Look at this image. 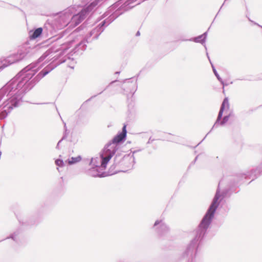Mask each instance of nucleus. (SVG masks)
<instances>
[{"label":"nucleus","instance_id":"obj_6","mask_svg":"<svg viewBox=\"0 0 262 262\" xmlns=\"http://www.w3.org/2000/svg\"><path fill=\"white\" fill-rule=\"evenodd\" d=\"M102 0H96L92 2L86 9L82 10L79 13L74 15L71 18V23L74 26L79 24L85 18L86 14L93 9Z\"/></svg>","mask_w":262,"mask_h":262},{"label":"nucleus","instance_id":"obj_23","mask_svg":"<svg viewBox=\"0 0 262 262\" xmlns=\"http://www.w3.org/2000/svg\"><path fill=\"white\" fill-rule=\"evenodd\" d=\"M254 24L255 25H257L258 26H259V27L261 28H262V26L259 25V24H258L257 23H255V22H253Z\"/></svg>","mask_w":262,"mask_h":262},{"label":"nucleus","instance_id":"obj_20","mask_svg":"<svg viewBox=\"0 0 262 262\" xmlns=\"http://www.w3.org/2000/svg\"><path fill=\"white\" fill-rule=\"evenodd\" d=\"M67 49H68V48H65L64 47H62V51L59 53V55L60 56H61L62 55H63L64 54H65L66 51L67 50ZM57 55H58V54Z\"/></svg>","mask_w":262,"mask_h":262},{"label":"nucleus","instance_id":"obj_24","mask_svg":"<svg viewBox=\"0 0 262 262\" xmlns=\"http://www.w3.org/2000/svg\"><path fill=\"white\" fill-rule=\"evenodd\" d=\"M61 140H60V141L58 142V143H57V147H56L57 148H59V144H60V143L61 142Z\"/></svg>","mask_w":262,"mask_h":262},{"label":"nucleus","instance_id":"obj_4","mask_svg":"<svg viewBox=\"0 0 262 262\" xmlns=\"http://www.w3.org/2000/svg\"><path fill=\"white\" fill-rule=\"evenodd\" d=\"M126 133V125H124L122 131L114 138L112 142L107 144L102 151L112 158L118 149V144L125 140Z\"/></svg>","mask_w":262,"mask_h":262},{"label":"nucleus","instance_id":"obj_15","mask_svg":"<svg viewBox=\"0 0 262 262\" xmlns=\"http://www.w3.org/2000/svg\"><path fill=\"white\" fill-rule=\"evenodd\" d=\"M74 8L71 7L65 11V12L64 13V15H65V17L67 18L66 23H67L69 21V19L71 17L72 14L74 12Z\"/></svg>","mask_w":262,"mask_h":262},{"label":"nucleus","instance_id":"obj_9","mask_svg":"<svg viewBox=\"0 0 262 262\" xmlns=\"http://www.w3.org/2000/svg\"><path fill=\"white\" fill-rule=\"evenodd\" d=\"M123 164L125 165L128 168H133L135 164V157L134 154H130L124 156L122 161Z\"/></svg>","mask_w":262,"mask_h":262},{"label":"nucleus","instance_id":"obj_17","mask_svg":"<svg viewBox=\"0 0 262 262\" xmlns=\"http://www.w3.org/2000/svg\"><path fill=\"white\" fill-rule=\"evenodd\" d=\"M81 158L80 156H78L75 158L72 157V158H71V160H69L68 162H69V164H72L76 163L78 162H79L81 160Z\"/></svg>","mask_w":262,"mask_h":262},{"label":"nucleus","instance_id":"obj_10","mask_svg":"<svg viewBox=\"0 0 262 262\" xmlns=\"http://www.w3.org/2000/svg\"><path fill=\"white\" fill-rule=\"evenodd\" d=\"M56 56L57 55H55L53 56V55L51 54L50 51H48L39 58L37 64L43 61H44V63L48 62L53 58H55L53 61L56 60L59 58V57L55 58Z\"/></svg>","mask_w":262,"mask_h":262},{"label":"nucleus","instance_id":"obj_21","mask_svg":"<svg viewBox=\"0 0 262 262\" xmlns=\"http://www.w3.org/2000/svg\"><path fill=\"white\" fill-rule=\"evenodd\" d=\"M201 35L203 36L202 38H203V39H204V41L205 42V40H206V37H207V32H205L204 33H203V34H202Z\"/></svg>","mask_w":262,"mask_h":262},{"label":"nucleus","instance_id":"obj_3","mask_svg":"<svg viewBox=\"0 0 262 262\" xmlns=\"http://www.w3.org/2000/svg\"><path fill=\"white\" fill-rule=\"evenodd\" d=\"M111 158L102 151L99 157L92 158L90 163L91 168L88 171V174L94 177L106 176L104 170Z\"/></svg>","mask_w":262,"mask_h":262},{"label":"nucleus","instance_id":"obj_29","mask_svg":"<svg viewBox=\"0 0 262 262\" xmlns=\"http://www.w3.org/2000/svg\"><path fill=\"white\" fill-rule=\"evenodd\" d=\"M207 55H208V54H207ZM208 56V58L209 59V56H208V55H207Z\"/></svg>","mask_w":262,"mask_h":262},{"label":"nucleus","instance_id":"obj_27","mask_svg":"<svg viewBox=\"0 0 262 262\" xmlns=\"http://www.w3.org/2000/svg\"><path fill=\"white\" fill-rule=\"evenodd\" d=\"M224 3H225V2ZM223 5H224V4H223V5H222L221 7H223Z\"/></svg>","mask_w":262,"mask_h":262},{"label":"nucleus","instance_id":"obj_16","mask_svg":"<svg viewBox=\"0 0 262 262\" xmlns=\"http://www.w3.org/2000/svg\"><path fill=\"white\" fill-rule=\"evenodd\" d=\"M159 226L160 227H163V223L162 220H157L154 224V228H155V230L157 231V232H159Z\"/></svg>","mask_w":262,"mask_h":262},{"label":"nucleus","instance_id":"obj_28","mask_svg":"<svg viewBox=\"0 0 262 262\" xmlns=\"http://www.w3.org/2000/svg\"><path fill=\"white\" fill-rule=\"evenodd\" d=\"M224 3H225V2ZM223 5H224V4H223V5H222L221 7H223Z\"/></svg>","mask_w":262,"mask_h":262},{"label":"nucleus","instance_id":"obj_25","mask_svg":"<svg viewBox=\"0 0 262 262\" xmlns=\"http://www.w3.org/2000/svg\"><path fill=\"white\" fill-rule=\"evenodd\" d=\"M139 34H140L139 32H138L137 33V35H139Z\"/></svg>","mask_w":262,"mask_h":262},{"label":"nucleus","instance_id":"obj_2","mask_svg":"<svg viewBox=\"0 0 262 262\" xmlns=\"http://www.w3.org/2000/svg\"><path fill=\"white\" fill-rule=\"evenodd\" d=\"M221 184V182L219 184L218 188L209 208L195 231L194 238L187 245L182 255V257L184 259H186L187 262H194V260L196 256L199 242L205 235L214 217L217 207L224 198V196L220 192Z\"/></svg>","mask_w":262,"mask_h":262},{"label":"nucleus","instance_id":"obj_1","mask_svg":"<svg viewBox=\"0 0 262 262\" xmlns=\"http://www.w3.org/2000/svg\"><path fill=\"white\" fill-rule=\"evenodd\" d=\"M30 65L22 70L16 78L6 84L0 92V101L5 94L7 93L8 100L0 107V119L5 118L14 107L17 106L20 103L22 95L30 90L34 85V79L31 80L37 72Z\"/></svg>","mask_w":262,"mask_h":262},{"label":"nucleus","instance_id":"obj_22","mask_svg":"<svg viewBox=\"0 0 262 262\" xmlns=\"http://www.w3.org/2000/svg\"><path fill=\"white\" fill-rule=\"evenodd\" d=\"M66 61L65 59H63V60H59L58 61V63L57 64H60V63H61L63 62H64Z\"/></svg>","mask_w":262,"mask_h":262},{"label":"nucleus","instance_id":"obj_8","mask_svg":"<svg viewBox=\"0 0 262 262\" xmlns=\"http://www.w3.org/2000/svg\"><path fill=\"white\" fill-rule=\"evenodd\" d=\"M260 172L259 169H256L252 170L251 171H248L245 173H241L239 174V176L241 178H245V179H252L253 180L257 176L260 175Z\"/></svg>","mask_w":262,"mask_h":262},{"label":"nucleus","instance_id":"obj_7","mask_svg":"<svg viewBox=\"0 0 262 262\" xmlns=\"http://www.w3.org/2000/svg\"><path fill=\"white\" fill-rule=\"evenodd\" d=\"M26 54L24 52H19L17 54L11 55L3 61V67L5 68L11 64L18 62L25 58Z\"/></svg>","mask_w":262,"mask_h":262},{"label":"nucleus","instance_id":"obj_26","mask_svg":"<svg viewBox=\"0 0 262 262\" xmlns=\"http://www.w3.org/2000/svg\"><path fill=\"white\" fill-rule=\"evenodd\" d=\"M224 3H225V2ZM223 5H224V4H223V5H222L221 7H223Z\"/></svg>","mask_w":262,"mask_h":262},{"label":"nucleus","instance_id":"obj_13","mask_svg":"<svg viewBox=\"0 0 262 262\" xmlns=\"http://www.w3.org/2000/svg\"><path fill=\"white\" fill-rule=\"evenodd\" d=\"M104 23H105V21H103V24L101 25V26L100 27H99L98 28L95 29L91 32V35L94 34L95 32L97 31V32L96 34H95L94 38H97L98 36L101 34V33L102 32H103V29L102 27L104 25Z\"/></svg>","mask_w":262,"mask_h":262},{"label":"nucleus","instance_id":"obj_11","mask_svg":"<svg viewBox=\"0 0 262 262\" xmlns=\"http://www.w3.org/2000/svg\"><path fill=\"white\" fill-rule=\"evenodd\" d=\"M42 32V29L41 28H38L34 31H30L29 32L30 38L31 39H34L38 37Z\"/></svg>","mask_w":262,"mask_h":262},{"label":"nucleus","instance_id":"obj_5","mask_svg":"<svg viewBox=\"0 0 262 262\" xmlns=\"http://www.w3.org/2000/svg\"><path fill=\"white\" fill-rule=\"evenodd\" d=\"M229 103L227 98L224 99L221 105L217 119L213 127H216L219 125H224L231 116L232 113L229 111Z\"/></svg>","mask_w":262,"mask_h":262},{"label":"nucleus","instance_id":"obj_30","mask_svg":"<svg viewBox=\"0 0 262 262\" xmlns=\"http://www.w3.org/2000/svg\"><path fill=\"white\" fill-rule=\"evenodd\" d=\"M214 127H212V129H210V131H212V129Z\"/></svg>","mask_w":262,"mask_h":262},{"label":"nucleus","instance_id":"obj_12","mask_svg":"<svg viewBox=\"0 0 262 262\" xmlns=\"http://www.w3.org/2000/svg\"><path fill=\"white\" fill-rule=\"evenodd\" d=\"M202 36H203L199 35V36H198L197 37H194V38H190L189 39H181V41H194V42H199V43H201L202 44H203V43H205V42L204 41V39H203V38H202Z\"/></svg>","mask_w":262,"mask_h":262},{"label":"nucleus","instance_id":"obj_18","mask_svg":"<svg viewBox=\"0 0 262 262\" xmlns=\"http://www.w3.org/2000/svg\"><path fill=\"white\" fill-rule=\"evenodd\" d=\"M212 68L213 71V73L217 79L221 82V83L223 84V86H224V83L223 81L222 80V78L220 77V75L217 73L216 70H215V68L213 67V66L212 64Z\"/></svg>","mask_w":262,"mask_h":262},{"label":"nucleus","instance_id":"obj_14","mask_svg":"<svg viewBox=\"0 0 262 262\" xmlns=\"http://www.w3.org/2000/svg\"><path fill=\"white\" fill-rule=\"evenodd\" d=\"M54 67H52L51 68H48L44 69L41 72H40L37 76V77H38V79H40L44 76H45L47 74L49 73V72L54 69Z\"/></svg>","mask_w":262,"mask_h":262},{"label":"nucleus","instance_id":"obj_19","mask_svg":"<svg viewBox=\"0 0 262 262\" xmlns=\"http://www.w3.org/2000/svg\"><path fill=\"white\" fill-rule=\"evenodd\" d=\"M56 164L59 166H62L63 165V162L62 160L57 159L55 161Z\"/></svg>","mask_w":262,"mask_h":262}]
</instances>
